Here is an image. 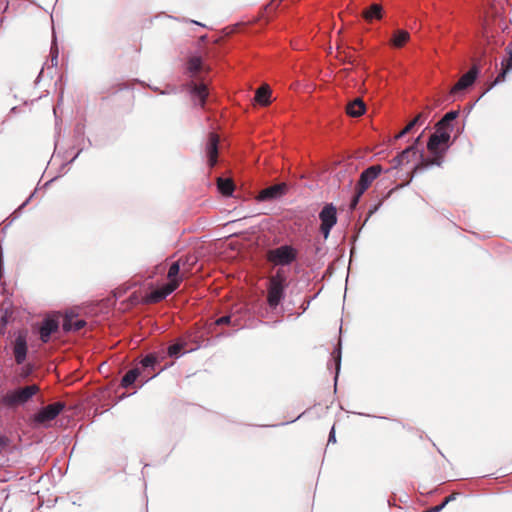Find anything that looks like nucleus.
<instances>
[{
  "instance_id": "obj_21",
  "label": "nucleus",
  "mask_w": 512,
  "mask_h": 512,
  "mask_svg": "<svg viewBox=\"0 0 512 512\" xmlns=\"http://www.w3.org/2000/svg\"><path fill=\"white\" fill-rule=\"evenodd\" d=\"M362 17L367 21L380 20L383 17V8L380 4H372L367 9L363 10Z\"/></svg>"
},
{
  "instance_id": "obj_36",
  "label": "nucleus",
  "mask_w": 512,
  "mask_h": 512,
  "mask_svg": "<svg viewBox=\"0 0 512 512\" xmlns=\"http://www.w3.org/2000/svg\"><path fill=\"white\" fill-rule=\"evenodd\" d=\"M443 509V505H437V506H434L428 510H425L423 512H440L441 510Z\"/></svg>"
},
{
  "instance_id": "obj_6",
  "label": "nucleus",
  "mask_w": 512,
  "mask_h": 512,
  "mask_svg": "<svg viewBox=\"0 0 512 512\" xmlns=\"http://www.w3.org/2000/svg\"><path fill=\"white\" fill-rule=\"evenodd\" d=\"M319 218L321 220L320 232L327 239L332 227L337 223L336 208L333 204H326L319 213Z\"/></svg>"
},
{
  "instance_id": "obj_7",
  "label": "nucleus",
  "mask_w": 512,
  "mask_h": 512,
  "mask_svg": "<svg viewBox=\"0 0 512 512\" xmlns=\"http://www.w3.org/2000/svg\"><path fill=\"white\" fill-rule=\"evenodd\" d=\"M449 140V131H438L437 129L436 132L430 136L429 141L427 143V149L430 153H439L441 155H444Z\"/></svg>"
},
{
  "instance_id": "obj_44",
  "label": "nucleus",
  "mask_w": 512,
  "mask_h": 512,
  "mask_svg": "<svg viewBox=\"0 0 512 512\" xmlns=\"http://www.w3.org/2000/svg\"><path fill=\"white\" fill-rule=\"evenodd\" d=\"M68 380H69V379L66 377V378H65L66 385H67V384H69V381H68Z\"/></svg>"
},
{
  "instance_id": "obj_45",
  "label": "nucleus",
  "mask_w": 512,
  "mask_h": 512,
  "mask_svg": "<svg viewBox=\"0 0 512 512\" xmlns=\"http://www.w3.org/2000/svg\"><path fill=\"white\" fill-rule=\"evenodd\" d=\"M3 444L2 438L0 437V446Z\"/></svg>"
},
{
  "instance_id": "obj_29",
  "label": "nucleus",
  "mask_w": 512,
  "mask_h": 512,
  "mask_svg": "<svg viewBox=\"0 0 512 512\" xmlns=\"http://www.w3.org/2000/svg\"><path fill=\"white\" fill-rule=\"evenodd\" d=\"M431 109L429 106H426L424 111L420 112L416 115V117L412 120L415 125H423L424 122L428 119Z\"/></svg>"
},
{
  "instance_id": "obj_28",
  "label": "nucleus",
  "mask_w": 512,
  "mask_h": 512,
  "mask_svg": "<svg viewBox=\"0 0 512 512\" xmlns=\"http://www.w3.org/2000/svg\"><path fill=\"white\" fill-rule=\"evenodd\" d=\"M187 69L191 76H196L202 70V60L200 57L193 56L188 60Z\"/></svg>"
},
{
  "instance_id": "obj_16",
  "label": "nucleus",
  "mask_w": 512,
  "mask_h": 512,
  "mask_svg": "<svg viewBox=\"0 0 512 512\" xmlns=\"http://www.w3.org/2000/svg\"><path fill=\"white\" fill-rule=\"evenodd\" d=\"M27 344L26 337L22 334L18 335L15 340L14 354L17 363H22L26 358Z\"/></svg>"
},
{
  "instance_id": "obj_35",
  "label": "nucleus",
  "mask_w": 512,
  "mask_h": 512,
  "mask_svg": "<svg viewBox=\"0 0 512 512\" xmlns=\"http://www.w3.org/2000/svg\"><path fill=\"white\" fill-rule=\"evenodd\" d=\"M416 125L411 120L405 127H404V133H409Z\"/></svg>"
},
{
  "instance_id": "obj_30",
  "label": "nucleus",
  "mask_w": 512,
  "mask_h": 512,
  "mask_svg": "<svg viewBox=\"0 0 512 512\" xmlns=\"http://www.w3.org/2000/svg\"><path fill=\"white\" fill-rule=\"evenodd\" d=\"M431 109L429 106H426L424 111L420 112L416 115V117L412 120L415 125H423L424 122L428 119Z\"/></svg>"
},
{
  "instance_id": "obj_17",
  "label": "nucleus",
  "mask_w": 512,
  "mask_h": 512,
  "mask_svg": "<svg viewBox=\"0 0 512 512\" xmlns=\"http://www.w3.org/2000/svg\"><path fill=\"white\" fill-rule=\"evenodd\" d=\"M416 155L415 145H411L403 150L400 154L393 158L392 164L394 168H398L404 163H409L411 158Z\"/></svg>"
},
{
  "instance_id": "obj_33",
  "label": "nucleus",
  "mask_w": 512,
  "mask_h": 512,
  "mask_svg": "<svg viewBox=\"0 0 512 512\" xmlns=\"http://www.w3.org/2000/svg\"><path fill=\"white\" fill-rule=\"evenodd\" d=\"M215 323H216V325L230 324L231 323V316H229V315L222 316V317L218 318Z\"/></svg>"
},
{
  "instance_id": "obj_4",
  "label": "nucleus",
  "mask_w": 512,
  "mask_h": 512,
  "mask_svg": "<svg viewBox=\"0 0 512 512\" xmlns=\"http://www.w3.org/2000/svg\"><path fill=\"white\" fill-rule=\"evenodd\" d=\"M189 259V257H186L185 259L180 258L179 260L173 262L169 267L167 273V284H174L175 290L180 286L182 280L187 278L190 274V268H185V265Z\"/></svg>"
},
{
  "instance_id": "obj_19",
  "label": "nucleus",
  "mask_w": 512,
  "mask_h": 512,
  "mask_svg": "<svg viewBox=\"0 0 512 512\" xmlns=\"http://www.w3.org/2000/svg\"><path fill=\"white\" fill-rule=\"evenodd\" d=\"M138 378H140L141 382L144 383L141 368L137 366L133 369H130L129 371H127L125 373V375L123 376V378L121 380V386L124 388H128L129 386L134 384V382Z\"/></svg>"
},
{
  "instance_id": "obj_10",
  "label": "nucleus",
  "mask_w": 512,
  "mask_h": 512,
  "mask_svg": "<svg viewBox=\"0 0 512 512\" xmlns=\"http://www.w3.org/2000/svg\"><path fill=\"white\" fill-rule=\"evenodd\" d=\"M159 363L160 360L155 354H148L140 361V365L138 367L141 368L143 382H147L157 375L155 372V366Z\"/></svg>"
},
{
  "instance_id": "obj_38",
  "label": "nucleus",
  "mask_w": 512,
  "mask_h": 512,
  "mask_svg": "<svg viewBox=\"0 0 512 512\" xmlns=\"http://www.w3.org/2000/svg\"><path fill=\"white\" fill-rule=\"evenodd\" d=\"M334 358L336 359V362H337V369H339V366H340V351L339 350L337 351V355L336 356L334 355Z\"/></svg>"
},
{
  "instance_id": "obj_24",
  "label": "nucleus",
  "mask_w": 512,
  "mask_h": 512,
  "mask_svg": "<svg viewBox=\"0 0 512 512\" xmlns=\"http://www.w3.org/2000/svg\"><path fill=\"white\" fill-rule=\"evenodd\" d=\"M270 95H271V90H270L269 86L263 85L256 90L255 100L259 104L266 106L270 103V99H269Z\"/></svg>"
},
{
  "instance_id": "obj_37",
  "label": "nucleus",
  "mask_w": 512,
  "mask_h": 512,
  "mask_svg": "<svg viewBox=\"0 0 512 512\" xmlns=\"http://www.w3.org/2000/svg\"><path fill=\"white\" fill-rule=\"evenodd\" d=\"M57 58H58L57 53H56V54H54V53L52 52L51 60H50V61H51V65H52V66H57V63H58Z\"/></svg>"
},
{
  "instance_id": "obj_5",
  "label": "nucleus",
  "mask_w": 512,
  "mask_h": 512,
  "mask_svg": "<svg viewBox=\"0 0 512 512\" xmlns=\"http://www.w3.org/2000/svg\"><path fill=\"white\" fill-rule=\"evenodd\" d=\"M37 391L38 387L36 385H30L18 390L10 391L3 396L2 402L9 406L22 404L28 401L34 394H36Z\"/></svg>"
},
{
  "instance_id": "obj_31",
  "label": "nucleus",
  "mask_w": 512,
  "mask_h": 512,
  "mask_svg": "<svg viewBox=\"0 0 512 512\" xmlns=\"http://www.w3.org/2000/svg\"><path fill=\"white\" fill-rule=\"evenodd\" d=\"M431 109L429 106H426L424 111L420 112L416 115V117L412 120L415 125H423L424 122L428 119Z\"/></svg>"
},
{
  "instance_id": "obj_41",
  "label": "nucleus",
  "mask_w": 512,
  "mask_h": 512,
  "mask_svg": "<svg viewBox=\"0 0 512 512\" xmlns=\"http://www.w3.org/2000/svg\"><path fill=\"white\" fill-rule=\"evenodd\" d=\"M421 137H422V135L418 136V137L415 139L414 143L412 144V145H415V148H416V149H417V145L420 143Z\"/></svg>"
},
{
  "instance_id": "obj_39",
  "label": "nucleus",
  "mask_w": 512,
  "mask_h": 512,
  "mask_svg": "<svg viewBox=\"0 0 512 512\" xmlns=\"http://www.w3.org/2000/svg\"><path fill=\"white\" fill-rule=\"evenodd\" d=\"M407 133H404V129L401 130L396 136H395V139H400L402 138L403 136H405Z\"/></svg>"
},
{
  "instance_id": "obj_8",
  "label": "nucleus",
  "mask_w": 512,
  "mask_h": 512,
  "mask_svg": "<svg viewBox=\"0 0 512 512\" xmlns=\"http://www.w3.org/2000/svg\"><path fill=\"white\" fill-rule=\"evenodd\" d=\"M479 74V69L476 65H473L471 69L462 75L460 79L454 84V86L450 90L451 95H458L468 89L473 85L477 76Z\"/></svg>"
},
{
  "instance_id": "obj_42",
  "label": "nucleus",
  "mask_w": 512,
  "mask_h": 512,
  "mask_svg": "<svg viewBox=\"0 0 512 512\" xmlns=\"http://www.w3.org/2000/svg\"><path fill=\"white\" fill-rule=\"evenodd\" d=\"M58 109H59V106H57V107H55V108H54V110H53V111H54V114H55V115L57 114Z\"/></svg>"
},
{
  "instance_id": "obj_26",
  "label": "nucleus",
  "mask_w": 512,
  "mask_h": 512,
  "mask_svg": "<svg viewBox=\"0 0 512 512\" xmlns=\"http://www.w3.org/2000/svg\"><path fill=\"white\" fill-rule=\"evenodd\" d=\"M217 186L224 196H230L234 191V183L231 179L218 178Z\"/></svg>"
},
{
  "instance_id": "obj_25",
  "label": "nucleus",
  "mask_w": 512,
  "mask_h": 512,
  "mask_svg": "<svg viewBox=\"0 0 512 512\" xmlns=\"http://www.w3.org/2000/svg\"><path fill=\"white\" fill-rule=\"evenodd\" d=\"M458 116L457 111H450L446 113L443 118L436 124V128L439 130L448 131L450 123L455 120Z\"/></svg>"
},
{
  "instance_id": "obj_18",
  "label": "nucleus",
  "mask_w": 512,
  "mask_h": 512,
  "mask_svg": "<svg viewBox=\"0 0 512 512\" xmlns=\"http://www.w3.org/2000/svg\"><path fill=\"white\" fill-rule=\"evenodd\" d=\"M366 111V106L361 98H356L346 105V113L351 117H359Z\"/></svg>"
},
{
  "instance_id": "obj_32",
  "label": "nucleus",
  "mask_w": 512,
  "mask_h": 512,
  "mask_svg": "<svg viewBox=\"0 0 512 512\" xmlns=\"http://www.w3.org/2000/svg\"><path fill=\"white\" fill-rule=\"evenodd\" d=\"M185 344L177 342L168 347V355L170 357L178 356L179 353L184 349Z\"/></svg>"
},
{
  "instance_id": "obj_40",
  "label": "nucleus",
  "mask_w": 512,
  "mask_h": 512,
  "mask_svg": "<svg viewBox=\"0 0 512 512\" xmlns=\"http://www.w3.org/2000/svg\"><path fill=\"white\" fill-rule=\"evenodd\" d=\"M331 441H334L335 442V434H334V430L332 429V431L330 432V435H329V442Z\"/></svg>"
},
{
  "instance_id": "obj_14",
  "label": "nucleus",
  "mask_w": 512,
  "mask_h": 512,
  "mask_svg": "<svg viewBox=\"0 0 512 512\" xmlns=\"http://www.w3.org/2000/svg\"><path fill=\"white\" fill-rule=\"evenodd\" d=\"M432 157H424L423 154L420 155L421 161L414 167L413 175L426 170L432 166H441L444 155L439 153H431Z\"/></svg>"
},
{
  "instance_id": "obj_34",
  "label": "nucleus",
  "mask_w": 512,
  "mask_h": 512,
  "mask_svg": "<svg viewBox=\"0 0 512 512\" xmlns=\"http://www.w3.org/2000/svg\"><path fill=\"white\" fill-rule=\"evenodd\" d=\"M457 495H458L457 493L450 494L449 496H447L444 499V501L440 505H443V508H444L449 502L455 500Z\"/></svg>"
},
{
  "instance_id": "obj_1",
  "label": "nucleus",
  "mask_w": 512,
  "mask_h": 512,
  "mask_svg": "<svg viewBox=\"0 0 512 512\" xmlns=\"http://www.w3.org/2000/svg\"><path fill=\"white\" fill-rule=\"evenodd\" d=\"M287 287L285 271L279 268L276 273L269 277L267 303L271 308H276L284 298V291Z\"/></svg>"
},
{
  "instance_id": "obj_2",
  "label": "nucleus",
  "mask_w": 512,
  "mask_h": 512,
  "mask_svg": "<svg viewBox=\"0 0 512 512\" xmlns=\"http://www.w3.org/2000/svg\"><path fill=\"white\" fill-rule=\"evenodd\" d=\"M381 172V165H373L368 167L361 173L359 181L356 185L355 195L353 196L350 203L351 210L356 208L363 193L369 188V186L379 176Z\"/></svg>"
},
{
  "instance_id": "obj_13",
  "label": "nucleus",
  "mask_w": 512,
  "mask_h": 512,
  "mask_svg": "<svg viewBox=\"0 0 512 512\" xmlns=\"http://www.w3.org/2000/svg\"><path fill=\"white\" fill-rule=\"evenodd\" d=\"M287 186L285 183L272 185L260 191L257 199L259 201H267L281 197L285 194Z\"/></svg>"
},
{
  "instance_id": "obj_9",
  "label": "nucleus",
  "mask_w": 512,
  "mask_h": 512,
  "mask_svg": "<svg viewBox=\"0 0 512 512\" xmlns=\"http://www.w3.org/2000/svg\"><path fill=\"white\" fill-rule=\"evenodd\" d=\"M62 408V404H52L35 414L33 422L35 426H48L49 423L55 419Z\"/></svg>"
},
{
  "instance_id": "obj_43",
  "label": "nucleus",
  "mask_w": 512,
  "mask_h": 512,
  "mask_svg": "<svg viewBox=\"0 0 512 512\" xmlns=\"http://www.w3.org/2000/svg\"><path fill=\"white\" fill-rule=\"evenodd\" d=\"M79 378H80V377H79V376H77L76 378H73V379L71 380V382L76 381V380H79Z\"/></svg>"
},
{
  "instance_id": "obj_23",
  "label": "nucleus",
  "mask_w": 512,
  "mask_h": 512,
  "mask_svg": "<svg viewBox=\"0 0 512 512\" xmlns=\"http://www.w3.org/2000/svg\"><path fill=\"white\" fill-rule=\"evenodd\" d=\"M410 39V34L405 30H396L390 40V43L395 48L403 47Z\"/></svg>"
},
{
  "instance_id": "obj_11",
  "label": "nucleus",
  "mask_w": 512,
  "mask_h": 512,
  "mask_svg": "<svg viewBox=\"0 0 512 512\" xmlns=\"http://www.w3.org/2000/svg\"><path fill=\"white\" fill-rule=\"evenodd\" d=\"M218 145L219 136L214 132L209 133L205 146V154L210 167H214L218 161Z\"/></svg>"
},
{
  "instance_id": "obj_3",
  "label": "nucleus",
  "mask_w": 512,
  "mask_h": 512,
  "mask_svg": "<svg viewBox=\"0 0 512 512\" xmlns=\"http://www.w3.org/2000/svg\"><path fill=\"white\" fill-rule=\"evenodd\" d=\"M298 257V250L291 245H282L270 249L266 253L268 262L275 266H287L293 263Z\"/></svg>"
},
{
  "instance_id": "obj_15",
  "label": "nucleus",
  "mask_w": 512,
  "mask_h": 512,
  "mask_svg": "<svg viewBox=\"0 0 512 512\" xmlns=\"http://www.w3.org/2000/svg\"><path fill=\"white\" fill-rule=\"evenodd\" d=\"M512 72V50H509L507 57L501 62V72L495 78V80L489 85L486 91L490 90L495 84L503 81L508 73Z\"/></svg>"
},
{
  "instance_id": "obj_12",
  "label": "nucleus",
  "mask_w": 512,
  "mask_h": 512,
  "mask_svg": "<svg viewBox=\"0 0 512 512\" xmlns=\"http://www.w3.org/2000/svg\"><path fill=\"white\" fill-rule=\"evenodd\" d=\"M175 291L174 284H165L161 288L155 289L144 298V302L148 304L158 303L165 299L168 295Z\"/></svg>"
},
{
  "instance_id": "obj_27",
  "label": "nucleus",
  "mask_w": 512,
  "mask_h": 512,
  "mask_svg": "<svg viewBox=\"0 0 512 512\" xmlns=\"http://www.w3.org/2000/svg\"><path fill=\"white\" fill-rule=\"evenodd\" d=\"M192 93L199 98L200 105L203 107L208 96L207 86L205 84H194L192 87Z\"/></svg>"
},
{
  "instance_id": "obj_20",
  "label": "nucleus",
  "mask_w": 512,
  "mask_h": 512,
  "mask_svg": "<svg viewBox=\"0 0 512 512\" xmlns=\"http://www.w3.org/2000/svg\"><path fill=\"white\" fill-rule=\"evenodd\" d=\"M58 328V323L53 318H47L44 320L41 328H40V336L43 342H47L50 338V335L56 331Z\"/></svg>"
},
{
  "instance_id": "obj_22",
  "label": "nucleus",
  "mask_w": 512,
  "mask_h": 512,
  "mask_svg": "<svg viewBox=\"0 0 512 512\" xmlns=\"http://www.w3.org/2000/svg\"><path fill=\"white\" fill-rule=\"evenodd\" d=\"M66 332L68 331H79L86 326V321L83 319L74 320V314L72 311L66 310Z\"/></svg>"
}]
</instances>
